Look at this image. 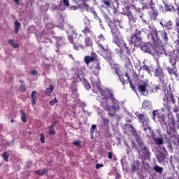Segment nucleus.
Returning <instances> with one entry per match:
<instances>
[{
    "label": "nucleus",
    "mask_w": 179,
    "mask_h": 179,
    "mask_svg": "<svg viewBox=\"0 0 179 179\" xmlns=\"http://www.w3.org/2000/svg\"><path fill=\"white\" fill-rule=\"evenodd\" d=\"M94 89H97L98 92L101 93L102 97L101 100V106L106 111H108L109 115L115 117L116 113L120 110V102L113 98V94L102 91L100 88V82L98 80L96 83H94Z\"/></svg>",
    "instance_id": "obj_1"
},
{
    "label": "nucleus",
    "mask_w": 179,
    "mask_h": 179,
    "mask_svg": "<svg viewBox=\"0 0 179 179\" xmlns=\"http://www.w3.org/2000/svg\"><path fill=\"white\" fill-rule=\"evenodd\" d=\"M112 34L113 35V41L118 46L117 48L115 49L116 53L117 55H122V48H127V44L124 42V40L120 36V32L117 31V29H112Z\"/></svg>",
    "instance_id": "obj_2"
},
{
    "label": "nucleus",
    "mask_w": 179,
    "mask_h": 179,
    "mask_svg": "<svg viewBox=\"0 0 179 179\" xmlns=\"http://www.w3.org/2000/svg\"><path fill=\"white\" fill-rule=\"evenodd\" d=\"M164 106L166 107L168 111H171L173 108H176V101L174 100V96L171 93L168 94L164 98Z\"/></svg>",
    "instance_id": "obj_3"
},
{
    "label": "nucleus",
    "mask_w": 179,
    "mask_h": 179,
    "mask_svg": "<svg viewBox=\"0 0 179 179\" xmlns=\"http://www.w3.org/2000/svg\"><path fill=\"white\" fill-rule=\"evenodd\" d=\"M150 89V85L145 82H141L138 86V90L141 94H143V96H146Z\"/></svg>",
    "instance_id": "obj_4"
},
{
    "label": "nucleus",
    "mask_w": 179,
    "mask_h": 179,
    "mask_svg": "<svg viewBox=\"0 0 179 179\" xmlns=\"http://www.w3.org/2000/svg\"><path fill=\"white\" fill-rule=\"evenodd\" d=\"M101 54L103 55L105 59H108L109 62H111V52L107 48L103 47L101 45H99Z\"/></svg>",
    "instance_id": "obj_5"
},
{
    "label": "nucleus",
    "mask_w": 179,
    "mask_h": 179,
    "mask_svg": "<svg viewBox=\"0 0 179 179\" xmlns=\"http://www.w3.org/2000/svg\"><path fill=\"white\" fill-rule=\"evenodd\" d=\"M142 51H144V52H148L149 54H151L152 55H157L159 52H157V50H156V48H153L150 44H148L145 46L141 47Z\"/></svg>",
    "instance_id": "obj_6"
},
{
    "label": "nucleus",
    "mask_w": 179,
    "mask_h": 179,
    "mask_svg": "<svg viewBox=\"0 0 179 179\" xmlns=\"http://www.w3.org/2000/svg\"><path fill=\"white\" fill-rule=\"evenodd\" d=\"M136 117L139 120V122H142L143 126L144 127L145 131H146V127H148L149 124V119L145 115H142L139 113H136Z\"/></svg>",
    "instance_id": "obj_7"
},
{
    "label": "nucleus",
    "mask_w": 179,
    "mask_h": 179,
    "mask_svg": "<svg viewBox=\"0 0 179 179\" xmlns=\"http://www.w3.org/2000/svg\"><path fill=\"white\" fill-rule=\"evenodd\" d=\"M67 34L69 36V40H70L71 43H73L75 40H76L78 35L73 30V27H70L69 31L67 32Z\"/></svg>",
    "instance_id": "obj_8"
},
{
    "label": "nucleus",
    "mask_w": 179,
    "mask_h": 179,
    "mask_svg": "<svg viewBox=\"0 0 179 179\" xmlns=\"http://www.w3.org/2000/svg\"><path fill=\"white\" fill-rule=\"evenodd\" d=\"M92 72H94V73H95V75H99V72L100 71V62L96 60L93 65L92 67L91 68Z\"/></svg>",
    "instance_id": "obj_9"
},
{
    "label": "nucleus",
    "mask_w": 179,
    "mask_h": 179,
    "mask_svg": "<svg viewBox=\"0 0 179 179\" xmlns=\"http://www.w3.org/2000/svg\"><path fill=\"white\" fill-rule=\"evenodd\" d=\"M95 41L97 43L98 46L99 47V50H100V45H101L102 47H103L104 45V41H105L104 36H103V35H99L97 38H96Z\"/></svg>",
    "instance_id": "obj_10"
},
{
    "label": "nucleus",
    "mask_w": 179,
    "mask_h": 179,
    "mask_svg": "<svg viewBox=\"0 0 179 179\" xmlns=\"http://www.w3.org/2000/svg\"><path fill=\"white\" fill-rule=\"evenodd\" d=\"M130 42H131L133 44H141V37H139L138 35H134L131 36L130 39Z\"/></svg>",
    "instance_id": "obj_11"
},
{
    "label": "nucleus",
    "mask_w": 179,
    "mask_h": 179,
    "mask_svg": "<svg viewBox=\"0 0 179 179\" xmlns=\"http://www.w3.org/2000/svg\"><path fill=\"white\" fill-rule=\"evenodd\" d=\"M94 59H96V56H94V55L85 56L84 57V61L87 65H89V64H90V62H93V61H94Z\"/></svg>",
    "instance_id": "obj_12"
},
{
    "label": "nucleus",
    "mask_w": 179,
    "mask_h": 179,
    "mask_svg": "<svg viewBox=\"0 0 179 179\" xmlns=\"http://www.w3.org/2000/svg\"><path fill=\"white\" fill-rule=\"evenodd\" d=\"M155 76H158V78H162V76H163V70H162V68L158 67L155 69Z\"/></svg>",
    "instance_id": "obj_13"
},
{
    "label": "nucleus",
    "mask_w": 179,
    "mask_h": 179,
    "mask_svg": "<svg viewBox=\"0 0 179 179\" xmlns=\"http://www.w3.org/2000/svg\"><path fill=\"white\" fill-rule=\"evenodd\" d=\"M161 26L163 27H170V26L173 25V22L171 21H164V22H160Z\"/></svg>",
    "instance_id": "obj_14"
},
{
    "label": "nucleus",
    "mask_w": 179,
    "mask_h": 179,
    "mask_svg": "<svg viewBox=\"0 0 179 179\" xmlns=\"http://www.w3.org/2000/svg\"><path fill=\"white\" fill-rule=\"evenodd\" d=\"M142 107L143 108H150L152 107V103H150V101H144L143 102V105H142Z\"/></svg>",
    "instance_id": "obj_15"
},
{
    "label": "nucleus",
    "mask_w": 179,
    "mask_h": 179,
    "mask_svg": "<svg viewBox=\"0 0 179 179\" xmlns=\"http://www.w3.org/2000/svg\"><path fill=\"white\" fill-rule=\"evenodd\" d=\"M80 8L82 10H86L87 12H89V10H92V9L89 7V6L86 3H83L80 5Z\"/></svg>",
    "instance_id": "obj_16"
},
{
    "label": "nucleus",
    "mask_w": 179,
    "mask_h": 179,
    "mask_svg": "<svg viewBox=\"0 0 179 179\" xmlns=\"http://www.w3.org/2000/svg\"><path fill=\"white\" fill-rule=\"evenodd\" d=\"M163 138L157 137L154 139V142L156 143V145H163Z\"/></svg>",
    "instance_id": "obj_17"
},
{
    "label": "nucleus",
    "mask_w": 179,
    "mask_h": 179,
    "mask_svg": "<svg viewBox=\"0 0 179 179\" xmlns=\"http://www.w3.org/2000/svg\"><path fill=\"white\" fill-rule=\"evenodd\" d=\"M20 22L15 21V33H18L19 30H20Z\"/></svg>",
    "instance_id": "obj_18"
},
{
    "label": "nucleus",
    "mask_w": 179,
    "mask_h": 179,
    "mask_svg": "<svg viewBox=\"0 0 179 179\" xmlns=\"http://www.w3.org/2000/svg\"><path fill=\"white\" fill-rule=\"evenodd\" d=\"M54 90V87L52 85H50L48 88H46L45 94L48 96H50L51 94V92Z\"/></svg>",
    "instance_id": "obj_19"
},
{
    "label": "nucleus",
    "mask_w": 179,
    "mask_h": 179,
    "mask_svg": "<svg viewBox=\"0 0 179 179\" xmlns=\"http://www.w3.org/2000/svg\"><path fill=\"white\" fill-rule=\"evenodd\" d=\"M36 93L35 91H33L31 93V97H32V104H36V101L37 100V95H36Z\"/></svg>",
    "instance_id": "obj_20"
},
{
    "label": "nucleus",
    "mask_w": 179,
    "mask_h": 179,
    "mask_svg": "<svg viewBox=\"0 0 179 179\" xmlns=\"http://www.w3.org/2000/svg\"><path fill=\"white\" fill-rule=\"evenodd\" d=\"M92 45H93V43L92 42V41H90V38H85V45H87V47H92Z\"/></svg>",
    "instance_id": "obj_21"
},
{
    "label": "nucleus",
    "mask_w": 179,
    "mask_h": 179,
    "mask_svg": "<svg viewBox=\"0 0 179 179\" xmlns=\"http://www.w3.org/2000/svg\"><path fill=\"white\" fill-rule=\"evenodd\" d=\"M8 43L13 47V48H19V43H13V40H9Z\"/></svg>",
    "instance_id": "obj_22"
},
{
    "label": "nucleus",
    "mask_w": 179,
    "mask_h": 179,
    "mask_svg": "<svg viewBox=\"0 0 179 179\" xmlns=\"http://www.w3.org/2000/svg\"><path fill=\"white\" fill-rule=\"evenodd\" d=\"M49 134L50 135H55V131L54 130V124L49 127Z\"/></svg>",
    "instance_id": "obj_23"
},
{
    "label": "nucleus",
    "mask_w": 179,
    "mask_h": 179,
    "mask_svg": "<svg viewBox=\"0 0 179 179\" xmlns=\"http://www.w3.org/2000/svg\"><path fill=\"white\" fill-rule=\"evenodd\" d=\"M113 68H114L117 75H118V76L120 77V66H118L117 64H114L113 66Z\"/></svg>",
    "instance_id": "obj_24"
},
{
    "label": "nucleus",
    "mask_w": 179,
    "mask_h": 179,
    "mask_svg": "<svg viewBox=\"0 0 179 179\" xmlns=\"http://www.w3.org/2000/svg\"><path fill=\"white\" fill-rule=\"evenodd\" d=\"M83 32L84 33V34H85V36H89V34H92V32L90 31V29H89V28H85Z\"/></svg>",
    "instance_id": "obj_25"
},
{
    "label": "nucleus",
    "mask_w": 179,
    "mask_h": 179,
    "mask_svg": "<svg viewBox=\"0 0 179 179\" xmlns=\"http://www.w3.org/2000/svg\"><path fill=\"white\" fill-rule=\"evenodd\" d=\"M2 156H3V159H4V160H5L6 162H8V159H9V152H4V153L2 155Z\"/></svg>",
    "instance_id": "obj_26"
},
{
    "label": "nucleus",
    "mask_w": 179,
    "mask_h": 179,
    "mask_svg": "<svg viewBox=\"0 0 179 179\" xmlns=\"http://www.w3.org/2000/svg\"><path fill=\"white\" fill-rule=\"evenodd\" d=\"M150 15L152 19H156V17L157 16V11L152 10Z\"/></svg>",
    "instance_id": "obj_27"
},
{
    "label": "nucleus",
    "mask_w": 179,
    "mask_h": 179,
    "mask_svg": "<svg viewBox=\"0 0 179 179\" xmlns=\"http://www.w3.org/2000/svg\"><path fill=\"white\" fill-rule=\"evenodd\" d=\"M36 173L38 174V176H44V174H45V169L36 171Z\"/></svg>",
    "instance_id": "obj_28"
},
{
    "label": "nucleus",
    "mask_w": 179,
    "mask_h": 179,
    "mask_svg": "<svg viewBox=\"0 0 179 179\" xmlns=\"http://www.w3.org/2000/svg\"><path fill=\"white\" fill-rule=\"evenodd\" d=\"M21 119L23 122H26V114H24V112L21 111Z\"/></svg>",
    "instance_id": "obj_29"
},
{
    "label": "nucleus",
    "mask_w": 179,
    "mask_h": 179,
    "mask_svg": "<svg viewBox=\"0 0 179 179\" xmlns=\"http://www.w3.org/2000/svg\"><path fill=\"white\" fill-rule=\"evenodd\" d=\"M96 131V124H93L90 129V135H93Z\"/></svg>",
    "instance_id": "obj_30"
},
{
    "label": "nucleus",
    "mask_w": 179,
    "mask_h": 179,
    "mask_svg": "<svg viewBox=\"0 0 179 179\" xmlns=\"http://www.w3.org/2000/svg\"><path fill=\"white\" fill-rule=\"evenodd\" d=\"M58 103V101L56 98L54 99V100H52L49 102L50 106H54L55 104H57Z\"/></svg>",
    "instance_id": "obj_31"
},
{
    "label": "nucleus",
    "mask_w": 179,
    "mask_h": 179,
    "mask_svg": "<svg viewBox=\"0 0 179 179\" xmlns=\"http://www.w3.org/2000/svg\"><path fill=\"white\" fill-rule=\"evenodd\" d=\"M154 170H155V171H157L158 173H162V171H163V169L159 166H155L154 168Z\"/></svg>",
    "instance_id": "obj_32"
},
{
    "label": "nucleus",
    "mask_w": 179,
    "mask_h": 179,
    "mask_svg": "<svg viewBox=\"0 0 179 179\" xmlns=\"http://www.w3.org/2000/svg\"><path fill=\"white\" fill-rule=\"evenodd\" d=\"M73 145H75L76 146H80V141L77 140L73 141Z\"/></svg>",
    "instance_id": "obj_33"
},
{
    "label": "nucleus",
    "mask_w": 179,
    "mask_h": 179,
    "mask_svg": "<svg viewBox=\"0 0 179 179\" xmlns=\"http://www.w3.org/2000/svg\"><path fill=\"white\" fill-rule=\"evenodd\" d=\"M64 6H69V0H63Z\"/></svg>",
    "instance_id": "obj_34"
},
{
    "label": "nucleus",
    "mask_w": 179,
    "mask_h": 179,
    "mask_svg": "<svg viewBox=\"0 0 179 179\" xmlns=\"http://www.w3.org/2000/svg\"><path fill=\"white\" fill-rule=\"evenodd\" d=\"M143 70H144V71H147L148 72V73H150V69H149V66H144Z\"/></svg>",
    "instance_id": "obj_35"
},
{
    "label": "nucleus",
    "mask_w": 179,
    "mask_h": 179,
    "mask_svg": "<svg viewBox=\"0 0 179 179\" xmlns=\"http://www.w3.org/2000/svg\"><path fill=\"white\" fill-rule=\"evenodd\" d=\"M40 139H41V143H44V139H45L44 135L40 134Z\"/></svg>",
    "instance_id": "obj_36"
},
{
    "label": "nucleus",
    "mask_w": 179,
    "mask_h": 179,
    "mask_svg": "<svg viewBox=\"0 0 179 179\" xmlns=\"http://www.w3.org/2000/svg\"><path fill=\"white\" fill-rule=\"evenodd\" d=\"M85 89H87V90H90L91 89L90 84L85 83Z\"/></svg>",
    "instance_id": "obj_37"
},
{
    "label": "nucleus",
    "mask_w": 179,
    "mask_h": 179,
    "mask_svg": "<svg viewBox=\"0 0 179 179\" xmlns=\"http://www.w3.org/2000/svg\"><path fill=\"white\" fill-rule=\"evenodd\" d=\"M177 29H179V17L176 20Z\"/></svg>",
    "instance_id": "obj_38"
},
{
    "label": "nucleus",
    "mask_w": 179,
    "mask_h": 179,
    "mask_svg": "<svg viewBox=\"0 0 179 179\" xmlns=\"http://www.w3.org/2000/svg\"><path fill=\"white\" fill-rule=\"evenodd\" d=\"M157 159H158L159 162L160 163H162V162H163V160H164V157H157Z\"/></svg>",
    "instance_id": "obj_39"
},
{
    "label": "nucleus",
    "mask_w": 179,
    "mask_h": 179,
    "mask_svg": "<svg viewBox=\"0 0 179 179\" xmlns=\"http://www.w3.org/2000/svg\"><path fill=\"white\" fill-rule=\"evenodd\" d=\"M103 164H97L96 165V169H100V167H103Z\"/></svg>",
    "instance_id": "obj_40"
},
{
    "label": "nucleus",
    "mask_w": 179,
    "mask_h": 179,
    "mask_svg": "<svg viewBox=\"0 0 179 179\" xmlns=\"http://www.w3.org/2000/svg\"><path fill=\"white\" fill-rule=\"evenodd\" d=\"M108 159H112L113 158V154H111V152H108Z\"/></svg>",
    "instance_id": "obj_41"
},
{
    "label": "nucleus",
    "mask_w": 179,
    "mask_h": 179,
    "mask_svg": "<svg viewBox=\"0 0 179 179\" xmlns=\"http://www.w3.org/2000/svg\"><path fill=\"white\" fill-rule=\"evenodd\" d=\"M162 34H163V36H164V38L165 40H166V38H167V34H166V32H164Z\"/></svg>",
    "instance_id": "obj_42"
},
{
    "label": "nucleus",
    "mask_w": 179,
    "mask_h": 179,
    "mask_svg": "<svg viewBox=\"0 0 179 179\" xmlns=\"http://www.w3.org/2000/svg\"><path fill=\"white\" fill-rule=\"evenodd\" d=\"M104 4L106 5V6H110V3L108 1H104Z\"/></svg>",
    "instance_id": "obj_43"
},
{
    "label": "nucleus",
    "mask_w": 179,
    "mask_h": 179,
    "mask_svg": "<svg viewBox=\"0 0 179 179\" xmlns=\"http://www.w3.org/2000/svg\"><path fill=\"white\" fill-rule=\"evenodd\" d=\"M159 9H160V10H162V12H165V10H164V8H163V6H160V7H159Z\"/></svg>",
    "instance_id": "obj_44"
},
{
    "label": "nucleus",
    "mask_w": 179,
    "mask_h": 179,
    "mask_svg": "<svg viewBox=\"0 0 179 179\" xmlns=\"http://www.w3.org/2000/svg\"><path fill=\"white\" fill-rule=\"evenodd\" d=\"M164 8H165L164 10H171L167 6H165Z\"/></svg>",
    "instance_id": "obj_45"
},
{
    "label": "nucleus",
    "mask_w": 179,
    "mask_h": 179,
    "mask_svg": "<svg viewBox=\"0 0 179 179\" xmlns=\"http://www.w3.org/2000/svg\"><path fill=\"white\" fill-rule=\"evenodd\" d=\"M85 20L87 22V24H90V22H89V19L88 18H85Z\"/></svg>",
    "instance_id": "obj_46"
},
{
    "label": "nucleus",
    "mask_w": 179,
    "mask_h": 179,
    "mask_svg": "<svg viewBox=\"0 0 179 179\" xmlns=\"http://www.w3.org/2000/svg\"><path fill=\"white\" fill-rule=\"evenodd\" d=\"M36 73H37V71H31L32 75H36Z\"/></svg>",
    "instance_id": "obj_47"
},
{
    "label": "nucleus",
    "mask_w": 179,
    "mask_h": 179,
    "mask_svg": "<svg viewBox=\"0 0 179 179\" xmlns=\"http://www.w3.org/2000/svg\"><path fill=\"white\" fill-rule=\"evenodd\" d=\"M14 2H15V3H20V1L19 0H14Z\"/></svg>",
    "instance_id": "obj_48"
},
{
    "label": "nucleus",
    "mask_w": 179,
    "mask_h": 179,
    "mask_svg": "<svg viewBox=\"0 0 179 179\" xmlns=\"http://www.w3.org/2000/svg\"><path fill=\"white\" fill-rule=\"evenodd\" d=\"M141 149H145V145L143 144H141Z\"/></svg>",
    "instance_id": "obj_49"
},
{
    "label": "nucleus",
    "mask_w": 179,
    "mask_h": 179,
    "mask_svg": "<svg viewBox=\"0 0 179 179\" xmlns=\"http://www.w3.org/2000/svg\"><path fill=\"white\" fill-rule=\"evenodd\" d=\"M76 78H79V73H77Z\"/></svg>",
    "instance_id": "obj_50"
},
{
    "label": "nucleus",
    "mask_w": 179,
    "mask_h": 179,
    "mask_svg": "<svg viewBox=\"0 0 179 179\" xmlns=\"http://www.w3.org/2000/svg\"><path fill=\"white\" fill-rule=\"evenodd\" d=\"M29 135H31V131H29Z\"/></svg>",
    "instance_id": "obj_51"
},
{
    "label": "nucleus",
    "mask_w": 179,
    "mask_h": 179,
    "mask_svg": "<svg viewBox=\"0 0 179 179\" xmlns=\"http://www.w3.org/2000/svg\"><path fill=\"white\" fill-rule=\"evenodd\" d=\"M125 76H126V78H128V74H126Z\"/></svg>",
    "instance_id": "obj_52"
},
{
    "label": "nucleus",
    "mask_w": 179,
    "mask_h": 179,
    "mask_svg": "<svg viewBox=\"0 0 179 179\" xmlns=\"http://www.w3.org/2000/svg\"><path fill=\"white\" fill-rule=\"evenodd\" d=\"M76 50H79V48H76Z\"/></svg>",
    "instance_id": "obj_53"
},
{
    "label": "nucleus",
    "mask_w": 179,
    "mask_h": 179,
    "mask_svg": "<svg viewBox=\"0 0 179 179\" xmlns=\"http://www.w3.org/2000/svg\"><path fill=\"white\" fill-rule=\"evenodd\" d=\"M98 92H99V91L96 90V91H95V93H98Z\"/></svg>",
    "instance_id": "obj_54"
},
{
    "label": "nucleus",
    "mask_w": 179,
    "mask_h": 179,
    "mask_svg": "<svg viewBox=\"0 0 179 179\" xmlns=\"http://www.w3.org/2000/svg\"><path fill=\"white\" fill-rule=\"evenodd\" d=\"M10 122H13V120H10Z\"/></svg>",
    "instance_id": "obj_55"
},
{
    "label": "nucleus",
    "mask_w": 179,
    "mask_h": 179,
    "mask_svg": "<svg viewBox=\"0 0 179 179\" xmlns=\"http://www.w3.org/2000/svg\"><path fill=\"white\" fill-rule=\"evenodd\" d=\"M91 139H93V136H91Z\"/></svg>",
    "instance_id": "obj_56"
},
{
    "label": "nucleus",
    "mask_w": 179,
    "mask_h": 179,
    "mask_svg": "<svg viewBox=\"0 0 179 179\" xmlns=\"http://www.w3.org/2000/svg\"><path fill=\"white\" fill-rule=\"evenodd\" d=\"M155 113H156V111H154V112H153V114H155Z\"/></svg>",
    "instance_id": "obj_57"
}]
</instances>
